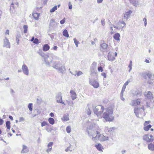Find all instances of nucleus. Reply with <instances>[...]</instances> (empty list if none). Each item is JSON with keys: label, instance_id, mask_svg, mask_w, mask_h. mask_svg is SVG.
Returning a JSON list of instances; mask_svg holds the SVG:
<instances>
[{"label": "nucleus", "instance_id": "obj_1", "mask_svg": "<svg viewBox=\"0 0 154 154\" xmlns=\"http://www.w3.org/2000/svg\"><path fill=\"white\" fill-rule=\"evenodd\" d=\"M91 108H93L94 113L96 114L98 116L100 115L104 109V107L101 105H98L94 107L93 105H91L88 104L86 108V112L88 115H90L91 114Z\"/></svg>", "mask_w": 154, "mask_h": 154}, {"label": "nucleus", "instance_id": "obj_2", "mask_svg": "<svg viewBox=\"0 0 154 154\" xmlns=\"http://www.w3.org/2000/svg\"><path fill=\"white\" fill-rule=\"evenodd\" d=\"M103 118L105 119L106 121L111 122L114 119V115L113 109L111 107H108L106 111L103 113Z\"/></svg>", "mask_w": 154, "mask_h": 154}, {"label": "nucleus", "instance_id": "obj_3", "mask_svg": "<svg viewBox=\"0 0 154 154\" xmlns=\"http://www.w3.org/2000/svg\"><path fill=\"white\" fill-rule=\"evenodd\" d=\"M144 112V109L143 106L141 107L135 108L134 109V112L136 116L139 118L142 117V115Z\"/></svg>", "mask_w": 154, "mask_h": 154}, {"label": "nucleus", "instance_id": "obj_4", "mask_svg": "<svg viewBox=\"0 0 154 154\" xmlns=\"http://www.w3.org/2000/svg\"><path fill=\"white\" fill-rule=\"evenodd\" d=\"M97 134L95 136L96 139H98L101 141L107 140H108L109 137L108 136H105L103 134H100V133L98 131H96Z\"/></svg>", "mask_w": 154, "mask_h": 154}, {"label": "nucleus", "instance_id": "obj_5", "mask_svg": "<svg viewBox=\"0 0 154 154\" xmlns=\"http://www.w3.org/2000/svg\"><path fill=\"white\" fill-rule=\"evenodd\" d=\"M56 99L57 103H62L65 106L66 105V104L62 101V94L60 92H58L56 96Z\"/></svg>", "mask_w": 154, "mask_h": 154}, {"label": "nucleus", "instance_id": "obj_6", "mask_svg": "<svg viewBox=\"0 0 154 154\" xmlns=\"http://www.w3.org/2000/svg\"><path fill=\"white\" fill-rule=\"evenodd\" d=\"M146 75L149 79L147 81L148 83L149 84H152L153 82L154 81V75L148 73L146 74Z\"/></svg>", "mask_w": 154, "mask_h": 154}, {"label": "nucleus", "instance_id": "obj_7", "mask_svg": "<svg viewBox=\"0 0 154 154\" xmlns=\"http://www.w3.org/2000/svg\"><path fill=\"white\" fill-rule=\"evenodd\" d=\"M89 136L91 137H92L93 140H94L95 139L96 132L93 130L91 129H87L86 131Z\"/></svg>", "mask_w": 154, "mask_h": 154}, {"label": "nucleus", "instance_id": "obj_8", "mask_svg": "<svg viewBox=\"0 0 154 154\" xmlns=\"http://www.w3.org/2000/svg\"><path fill=\"white\" fill-rule=\"evenodd\" d=\"M89 83L95 88H97L99 87V83L94 79L92 80L89 79Z\"/></svg>", "mask_w": 154, "mask_h": 154}, {"label": "nucleus", "instance_id": "obj_9", "mask_svg": "<svg viewBox=\"0 0 154 154\" xmlns=\"http://www.w3.org/2000/svg\"><path fill=\"white\" fill-rule=\"evenodd\" d=\"M144 95L145 97L148 99L150 100V101L152 102H152H153V97L151 92L146 91L144 92Z\"/></svg>", "mask_w": 154, "mask_h": 154}, {"label": "nucleus", "instance_id": "obj_10", "mask_svg": "<svg viewBox=\"0 0 154 154\" xmlns=\"http://www.w3.org/2000/svg\"><path fill=\"white\" fill-rule=\"evenodd\" d=\"M3 46L8 48H10L11 47L10 44L9 40L6 37L4 39V45Z\"/></svg>", "mask_w": 154, "mask_h": 154}, {"label": "nucleus", "instance_id": "obj_11", "mask_svg": "<svg viewBox=\"0 0 154 154\" xmlns=\"http://www.w3.org/2000/svg\"><path fill=\"white\" fill-rule=\"evenodd\" d=\"M22 69L24 74L26 75H28L29 69L27 66L25 64H24L22 66Z\"/></svg>", "mask_w": 154, "mask_h": 154}, {"label": "nucleus", "instance_id": "obj_12", "mask_svg": "<svg viewBox=\"0 0 154 154\" xmlns=\"http://www.w3.org/2000/svg\"><path fill=\"white\" fill-rule=\"evenodd\" d=\"M140 99H137V100H133L131 101L130 105L133 106H135L139 105L140 104Z\"/></svg>", "mask_w": 154, "mask_h": 154}, {"label": "nucleus", "instance_id": "obj_13", "mask_svg": "<svg viewBox=\"0 0 154 154\" xmlns=\"http://www.w3.org/2000/svg\"><path fill=\"white\" fill-rule=\"evenodd\" d=\"M52 63V67L56 69L57 70L59 67V66H60V62L58 61H51V62Z\"/></svg>", "mask_w": 154, "mask_h": 154}, {"label": "nucleus", "instance_id": "obj_14", "mask_svg": "<svg viewBox=\"0 0 154 154\" xmlns=\"http://www.w3.org/2000/svg\"><path fill=\"white\" fill-rule=\"evenodd\" d=\"M91 72V74H96L97 72L96 66L93 63L92 64L90 68Z\"/></svg>", "mask_w": 154, "mask_h": 154}, {"label": "nucleus", "instance_id": "obj_15", "mask_svg": "<svg viewBox=\"0 0 154 154\" xmlns=\"http://www.w3.org/2000/svg\"><path fill=\"white\" fill-rule=\"evenodd\" d=\"M50 59V58L48 56L45 55L44 58V60L45 63V64L48 66H51L50 65V63L49 62V60Z\"/></svg>", "mask_w": 154, "mask_h": 154}, {"label": "nucleus", "instance_id": "obj_16", "mask_svg": "<svg viewBox=\"0 0 154 154\" xmlns=\"http://www.w3.org/2000/svg\"><path fill=\"white\" fill-rule=\"evenodd\" d=\"M132 13V12L131 10H129L127 12H125L124 16V18L127 20L130 17V15Z\"/></svg>", "mask_w": 154, "mask_h": 154}, {"label": "nucleus", "instance_id": "obj_17", "mask_svg": "<svg viewBox=\"0 0 154 154\" xmlns=\"http://www.w3.org/2000/svg\"><path fill=\"white\" fill-rule=\"evenodd\" d=\"M57 70L58 71H60L62 74H63L65 73L66 69L65 66H62L61 67H58Z\"/></svg>", "mask_w": 154, "mask_h": 154}, {"label": "nucleus", "instance_id": "obj_18", "mask_svg": "<svg viewBox=\"0 0 154 154\" xmlns=\"http://www.w3.org/2000/svg\"><path fill=\"white\" fill-rule=\"evenodd\" d=\"M53 144V142H50L48 143L47 145L48 149L46 150V152H47L48 153L51 151L52 146Z\"/></svg>", "mask_w": 154, "mask_h": 154}, {"label": "nucleus", "instance_id": "obj_19", "mask_svg": "<svg viewBox=\"0 0 154 154\" xmlns=\"http://www.w3.org/2000/svg\"><path fill=\"white\" fill-rule=\"evenodd\" d=\"M57 24V23L55 22L54 19H51V20L49 23V26L50 27H54Z\"/></svg>", "mask_w": 154, "mask_h": 154}, {"label": "nucleus", "instance_id": "obj_20", "mask_svg": "<svg viewBox=\"0 0 154 154\" xmlns=\"http://www.w3.org/2000/svg\"><path fill=\"white\" fill-rule=\"evenodd\" d=\"M70 93L71 94L72 100H74L76 98V94L75 92L71 90Z\"/></svg>", "mask_w": 154, "mask_h": 154}, {"label": "nucleus", "instance_id": "obj_21", "mask_svg": "<svg viewBox=\"0 0 154 154\" xmlns=\"http://www.w3.org/2000/svg\"><path fill=\"white\" fill-rule=\"evenodd\" d=\"M119 29L123 28L125 25L126 23L123 21H119L118 23Z\"/></svg>", "mask_w": 154, "mask_h": 154}, {"label": "nucleus", "instance_id": "obj_22", "mask_svg": "<svg viewBox=\"0 0 154 154\" xmlns=\"http://www.w3.org/2000/svg\"><path fill=\"white\" fill-rule=\"evenodd\" d=\"M29 151L28 148L25 145H23V149L21 151L22 153H26L27 152Z\"/></svg>", "mask_w": 154, "mask_h": 154}, {"label": "nucleus", "instance_id": "obj_23", "mask_svg": "<svg viewBox=\"0 0 154 154\" xmlns=\"http://www.w3.org/2000/svg\"><path fill=\"white\" fill-rule=\"evenodd\" d=\"M103 43H101L100 45V46L101 47V48L103 49L104 50H105L107 48L108 46V45L106 43H104V42L103 41Z\"/></svg>", "mask_w": 154, "mask_h": 154}, {"label": "nucleus", "instance_id": "obj_24", "mask_svg": "<svg viewBox=\"0 0 154 154\" xmlns=\"http://www.w3.org/2000/svg\"><path fill=\"white\" fill-rule=\"evenodd\" d=\"M143 140L146 141L148 143H150V139L149 137L148 134H145L143 135Z\"/></svg>", "mask_w": 154, "mask_h": 154}, {"label": "nucleus", "instance_id": "obj_25", "mask_svg": "<svg viewBox=\"0 0 154 154\" xmlns=\"http://www.w3.org/2000/svg\"><path fill=\"white\" fill-rule=\"evenodd\" d=\"M95 146L99 151H102V150L103 149L102 146L100 143H98L97 144L95 145Z\"/></svg>", "mask_w": 154, "mask_h": 154}, {"label": "nucleus", "instance_id": "obj_26", "mask_svg": "<svg viewBox=\"0 0 154 154\" xmlns=\"http://www.w3.org/2000/svg\"><path fill=\"white\" fill-rule=\"evenodd\" d=\"M148 148L149 149L152 151H154V144L151 143L148 145Z\"/></svg>", "mask_w": 154, "mask_h": 154}, {"label": "nucleus", "instance_id": "obj_27", "mask_svg": "<svg viewBox=\"0 0 154 154\" xmlns=\"http://www.w3.org/2000/svg\"><path fill=\"white\" fill-rule=\"evenodd\" d=\"M130 1L131 3L135 6L137 7L138 5L137 0H130Z\"/></svg>", "mask_w": 154, "mask_h": 154}, {"label": "nucleus", "instance_id": "obj_28", "mask_svg": "<svg viewBox=\"0 0 154 154\" xmlns=\"http://www.w3.org/2000/svg\"><path fill=\"white\" fill-rule=\"evenodd\" d=\"M39 14L38 13H34L32 14V16L36 20H38L39 16Z\"/></svg>", "mask_w": 154, "mask_h": 154}, {"label": "nucleus", "instance_id": "obj_29", "mask_svg": "<svg viewBox=\"0 0 154 154\" xmlns=\"http://www.w3.org/2000/svg\"><path fill=\"white\" fill-rule=\"evenodd\" d=\"M120 35L119 33L115 34L113 35L114 38L116 40L118 41L120 40Z\"/></svg>", "mask_w": 154, "mask_h": 154}, {"label": "nucleus", "instance_id": "obj_30", "mask_svg": "<svg viewBox=\"0 0 154 154\" xmlns=\"http://www.w3.org/2000/svg\"><path fill=\"white\" fill-rule=\"evenodd\" d=\"M50 48V46L48 44L44 45L43 47V50L45 51H48Z\"/></svg>", "mask_w": 154, "mask_h": 154}, {"label": "nucleus", "instance_id": "obj_31", "mask_svg": "<svg viewBox=\"0 0 154 154\" xmlns=\"http://www.w3.org/2000/svg\"><path fill=\"white\" fill-rule=\"evenodd\" d=\"M63 35L66 37H69V35L67 30L66 29H64L63 32Z\"/></svg>", "mask_w": 154, "mask_h": 154}, {"label": "nucleus", "instance_id": "obj_32", "mask_svg": "<svg viewBox=\"0 0 154 154\" xmlns=\"http://www.w3.org/2000/svg\"><path fill=\"white\" fill-rule=\"evenodd\" d=\"M144 126L143 129L145 131H147L149 130V129L152 127V125L150 124Z\"/></svg>", "mask_w": 154, "mask_h": 154}, {"label": "nucleus", "instance_id": "obj_33", "mask_svg": "<svg viewBox=\"0 0 154 154\" xmlns=\"http://www.w3.org/2000/svg\"><path fill=\"white\" fill-rule=\"evenodd\" d=\"M48 122L50 124L53 125L54 124L55 121L54 119L53 118H50L48 119Z\"/></svg>", "mask_w": 154, "mask_h": 154}, {"label": "nucleus", "instance_id": "obj_34", "mask_svg": "<svg viewBox=\"0 0 154 154\" xmlns=\"http://www.w3.org/2000/svg\"><path fill=\"white\" fill-rule=\"evenodd\" d=\"M68 116L69 115L68 114L65 115L63 116V118L64 121H67L69 120Z\"/></svg>", "mask_w": 154, "mask_h": 154}, {"label": "nucleus", "instance_id": "obj_35", "mask_svg": "<svg viewBox=\"0 0 154 154\" xmlns=\"http://www.w3.org/2000/svg\"><path fill=\"white\" fill-rule=\"evenodd\" d=\"M6 127L8 129H10L11 128L10 122L7 121L6 123Z\"/></svg>", "mask_w": 154, "mask_h": 154}, {"label": "nucleus", "instance_id": "obj_36", "mask_svg": "<svg viewBox=\"0 0 154 154\" xmlns=\"http://www.w3.org/2000/svg\"><path fill=\"white\" fill-rule=\"evenodd\" d=\"M28 26L26 25H24L23 26V28L24 29L23 32L24 33H26L27 32L28 30Z\"/></svg>", "mask_w": 154, "mask_h": 154}, {"label": "nucleus", "instance_id": "obj_37", "mask_svg": "<svg viewBox=\"0 0 154 154\" xmlns=\"http://www.w3.org/2000/svg\"><path fill=\"white\" fill-rule=\"evenodd\" d=\"M57 7L56 6H54L52 9L50 10V12L51 13H53L57 9Z\"/></svg>", "mask_w": 154, "mask_h": 154}, {"label": "nucleus", "instance_id": "obj_38", "mask_svg": "<svg viewBox=\"0 0 154 154\" xmlns=\"http://www.w3.org/2000/svg\"><path fill=\"white\" fill-rule=\"evenodd\" d=\"M20 34H18L16 36V41H17V44L18 45H19V42L20 41L19 38L20 37Z\"/></svg>", "mask_w": 154, "mask_h": 154}, {"label": "nucleus", "instance_id": "obj_39", "mask_svg": "<svg viewBox=\"0 0 154 154\" xmlns=\"http://www.w3.org/2000/svg\"><path fill=\"white\" fill-rule=\"evenodd\" d=\"M75 45L77 47H78V44L79 43V42L75 38H74L73 39Z\"/></svg>", "mask_w": 154, "mask_h": 154}, {"label": "nucleus", "instance_id": "obj_40", "mask_svg": "<svg viewBox=\"0 0 154 154\" xmlns=\"http://www.w3.org/2000/svg\"><path fill=\"white\" fill-rule=\"evenodd\" d=\"M29 110L32 111V103H29V104L28 106Z\"/></svg>", "mask_w": 154, "mask_h": 154}, {"label": "nucleus", "instance_id": "obj_41", "mask_svg": "<svg viewBox=\"0 0 154 154\" xmlns=\"http://www.w3.org/2000/svg\"><path fill=\"white\" fill-rule=\"evenodd\" d=\"M66 131L67 133H69L71 132V128L70 126H68L66 128Z\"/></svg>", "mask_w": 154, "mask_h": 154}, {"label": "nucleus", "instance_id": "obj_42", "mask_svg": "<svg viewBox=\"0 0 154 154\" xmlns=\"http://www.w3.org/2000/svg\"><path fill=\"white\" fill-rule=\"evenodd\" d=\"M132 61L131 60L130 63L128 66V67L130 68L129 70V72H130L132 69Z\"/></svg>", "mask_w": 154, "mask_h": 154}, {"label": "nucleus", "instance_id": "obj_43", "mask_svg": "<svg viewBox=\"0 0 154 154\" xmlns=\"http://www.w3.org/2000/svg\"><path fill=\"white\" fill-rule=\"evenodd\" d=\"M42 102V99L40 97H38L37 99V102L38 104H40Z\"/></svg>", "mask_w": 154, "mask_h": 154}, {"label": "nucleus", "instance_id": "obj_44", "mask_svg": "<svg viewBox=\"0 0 154 154\" xmlns=\"http://www.w3.org/2000/svg\"><path fill=\"white\" fill-rule=\"evenodd\" d=\"M151 102H146V106L147 107H151V104L152 102V101L151 102Z\"/></svg>", "mask_w": 154, "mask_h": 154}, {"label": "nucleus", "instance_id": "obj_45", "mask_svg": "<svg viewBox=\"0 0 154 154\" xmlns=\"http://www.w3.org/2000/svg\"><path fill=\"white\" fill-rule=\"evenodd\" d=\"M33 42L35 44H38L39 43L38 39L36 38H35Z\"/></svg>", "mask_w": 154, "mask_h": 154}, {"label": "nucleus", "instance_id": "obj_46", "mask_svg": "<svg viewBox=\"0 0 154 154\" xmlns=\"http://www.w3.org/2000/svg\"><path fill=\"white\" fill-rule=\"evenodd\" d=\"M48 123L46 121H44L43 122H42L41 123V126L44 127L46 125H48Z\"/></svg>", "mask_w": 154, "mask_h": 154}, {"label": "nucleus", "instance_id": "obj_47", "mask_svg": "<svg viewBox=\"0 0 154 154\" xmlns=\"http://www.w3.org/2000/svg\"><path fill=\"white\" fill-rule=\"evenodd\" d=\"M150 137V138H149L150 142H153L154 140V137L152 135H151Z\"/></svg>", "mask_w": 154, "mask_h": 154}, {"label": "nucleus", "instance_id": "obj_48", "mask_svg": "<svg viewBox=\"0 0 154 154\" xmlns=\"http://www.w3.org/2000/svg\"><path fill=\"white\" fill-rule=\"evenodd\" d=\"M98 70L99 72H102L103 70V68L101 66H99L98 68Z\"/></svg>", "mask_w": 154, "mask_h": 154}, {"label": "nucleus", "instance_id": "obj_49", "mask_svg": "<svg viewBox=\"0 0 154 154\" xmlns=\"http://www.w3.org/2000/svg\"><path fill=\"white\" fill-rule=\"evenodd\" d=\"M65 21V18H64L63 20L60 21V23L61 24H63L64 23Z\"/></svg>", "mask_w": 154, "mask_h": 154}, {"label": "nucleus", "instance_id": "obj_50", "mask_svg": "<svg viewBox=\"0 0 154 154\" xmlns=\"http://www.w3.org/2000/svg\"><path fill=\"white\" fill-rule=\"evenodd\" d=\"M115 129V128L114 127H113L112 128H109L108 132L109 131H112L113 130Z\"/></svg>", "mask_w": 154, "mask_h": 154}, {"label": "nucleus", "instance_id": "obj_51", "mask_svg": "<svg viewBox=\"0 0 154 154\" xmlns=\"http://www.w3.org/2000/svg\"><path fill=\"white\" fill-rule=\"evenodd\" d=\"M101 21L102 25L103 26H104L105 25V19H102L101 20Z\"/></svg>", "mask_w": 154, "mask_h": 154}, {"label": "nucleus", "instance_id": "obj_52", "mask_svg": "<svg viewBox=\"0 0 154 154\" xmlns=\"http://www.w3.org/2000/svg\"><path fill=\"white\" fill-rule=\"evenodd\" d=\"M83 74L82 72L81 71H79L77 74L78 76H79Z\"/></svg>", "mask_w": 154, "mask_h": 154}, {"label": "nucleus", "instance_id": "obj_53", "mask_svg": "<svg viewBox=\"0 0 154 154\" xmlns=\"http://www.w3.org/2000/svg\"><path fill=\"white\" fill-rule=\"evenodd\" d=\"M69 9H72V5L71 4V3L70 2H69Z\"/></svg>", "mask_w": 154, "mask_h": 154}, {"label": "nucleus", "instance_id": "obj_54", "mask_svg": "<svg viewBox=\"0 0 154 154\" xmlns=\"http://www.w3.org/2000/svg\"><path fill=\"white\" fill-rule=\"evenodd\" d=\"M149 123L150 121H146L144 124V125L146 126V125H147Z\"/></svg>", "mask_w": 154, "mask_h": 154}, {"label": "nucleus", "instance_id": "obj_55", "mask_svg": "<svg viewBox=\"0 0 154 154\" xmlns=\"http://www.w3.org/2000/svg\"><path fill=\"white\" fill-rule=\"evenodd\" d=\"M24 121V119L23 117H21L20 118V119H19V122H20Z\"/></svg>", "mask_w": 154, "mask_h": 154}, {"label": "nucleus", "instance_id": "obj_56", "mask_svg": "<svg viewBox=\"0 0 154 154\" xmlns=\"http://www.w3.org/2000/svg\"><path fill=\"white\" fill-rule=\"evenodd\" d=\"M4 122V121L2 119L0 118V125H2Z\"/></svg>", "mask_w": 154, "mask_h": 154}, {"label": "nucleus", "instance_id": "obj_57", "mask_svg": "<svg viewBox=\"0 0 154 154\" xmlns=\"http://www.w3.org/2000/svg\"><path fill=\"white\" fill-rule=\"evenodd\" d=\"M65 151L66 152H68L69 151H70V152H71L72 151V150L70 149V147H68L66 149Z\"/></svg>", "mask_w": 154, "mask_h": 154}, {"label": "nucleus", "instance_id": "obj_58", "mask_svg": "<svg viewBox=\"0 0 154 154\" xmlns=\"http://www.w3.org/2000/svg\"><path fill=\"white\" fill-rule=\"evenodd\" d=\"M109 128L107 126H106L105 128V131H108Z\"/></svg>", "mask_w": 154, "mask_h": 154}, {"label": "nucleus", "instance_id": "obj_59", "mask_svg": "<svg viewBox=\"0 0 154 154\" xmlns=\"http://www.w3.org/2000/svg\"><path fill=\"white\" fill-rule=\"evenodd\" d=\"M101 74L104 77V78H106V75L105 73H102Z\"/></svg>", "mask_w": 154, "mask_h": 154}, {"label": "nucleus", "instance_id": "obj_60", "mask_svg": "<svg viewBox=\"0 0 154 154\" xmlns=\"http://www.w3.org/2000/svg\"><path fill=\"white\" fill-rule=\"evenodd\" d=\"M130 81H127L126 82H125V83L124 84V85H125L126 86V85H128L129 83L130 82Z\"/></svg>", "mask_w": 154, "mask_h": 154}, {"label": "nucleus", "instance_id": "obj_61", "mask_svg": "<svg viewBox=\"0 0 154 154\" xmlns=\"http://www.w3.org/2000/svg\"><path fill=\"white\" fill-rule=\"evenodd\" d=\"M126 88V86L125 85H123V87L122 88V90L123 91H125V89Z\"/></svg>", "mask_w": 154, "mask_h": 154}, {"label": "nucleus", "instance_id": "obj_62", "mask_svg": "<svg viewBox=\"0 0 154 154\" xmlns=\"http://www.w3.org/2000/svg\"><path fill=\"white\" fill-rule=\"evenodd\" d=\"M103 0H97V3L98 4L102 2Z\"/></svg>", "mask_w": 154, "mask_h": 154}, {"label": "nucleus", "instance_id": "obj_63", "mask_svg": "<svg viewBox=\"0 0 154 154\" xmlns=\"http://www.w3.org/2000/svg\"><path fill=\"white\" fill-rule=\"evenodd\" d=\"M124 91H121L120 94V96H123V93L124 92Z\"/></svg>", "mask_w": 154, "mask_h": 154}, {"label": "nucleus", "instance_id": "obj_64", "mask_svg": "<svg viewBox=\"0 0 154 154\" xmlns=\"http://www.w3.org/2000/svg\"><path fill=\"white\" fill-rule=\"evenodd\" d=\"M50 116L51 117H53L54 116V114L53 112L50 113Z\"/></svg>", "mask_w": 154, "mask_h": 154}]
</instances>
